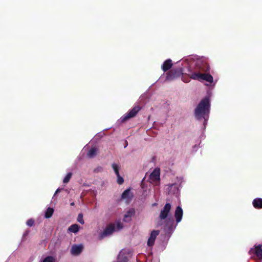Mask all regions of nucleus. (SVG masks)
<instances>
[{
	"label": "nucleus",
	"instance_id": "f257e3e1",
	"mask_svg": "<svg viewBox=\"0 0 262 262\" xmlns=\"http://www.w3.org/2000/svg\"><path fill=\"white\" fill-rule=\"evenodd\" d=\"M171 205L167 203L161 210L158 219L156 222V227L163 226L164 230L167 234H171L176 229L177 225L181 222L183 215V211L182 207L178 206L174 211V216L176 219V224L174 221L170 216Z\"/></svg>",
	"mask_w": 262,
	"mask_h": 262
},
{
	"label": "nucleus",
	"instance_id": "f03ea898",
	"mask_svg": "<svg viewBox=\"0 0 262 262\" xmlns=\"http://www.w3.org/2000/svg\"><path fill=\"white\" fill-rule=\"evenodd\" d=\"M190 59L195 62V67L194 71L190 72L189 74L190 78L200 81L205 80L209 83H212L213 82L212 76L206 73L209 71L210 67L205 58L194 56L190 57Z\"/></svg>",
	"mask_w": 262,
	"mask_h": 262
},
{
	"label": "nucleus",
	"instance_id": "7ed1b4c3",
	"mask_svg": "<svg viewBox=\"0 0 262 262\" xmlns=\"http://www.w3.org/2000/svg\"><path fill=\"white\" fill-rule=\"evenodd\" d=\"M210 106V96L208 95L200 101L194 110L195 119L203 123L204 129L206 128L209 119Z\"/></svg>",
	"mask_w": 262,
	"mask_h": 262
},
{
	"label": "nucleus",
	"instance_id": "20e7f679",
	"mask_svg": "<svg viewBox=\"0 0 262 262\" xmlns=\"http://www.w3.org/2000/svg\"><path fill=\"white\" fill-rule=\"evenodd\" d=\"M184 182V179L182 177H177L174 179V182L168 185L167 188L169 194H173L178 196L179 194L180 190L182 188V184Z\"/></svg>",
	"mask_w": 262,
	"mask_h": 262
},
{
	"label": "nucleus",
	"instance_id": "39448f33",
	"mask_svg": "<svg viewBox=\"0 0 262 262\" xmlns=\"http://www.w3.org/2000/svg\"><path fill=\"white\" fill-rule=\"evenodd\" d=\"M141 110V107L139 106H135L133 108L130 110L127 113L122 116L118 121L123 123L126 121L127 120L135 117L136 114Z\"/></svg>",
	"mask_w": 262,
	"mask_h": 262
},
{
	"label": "nucleus",
	"instance_id": "423d86ee",
	"mask_svg": "<svg viewBox=\"0 0 262 262\" xmlns=\"http://www.w3.org/2000/svg\"><path fill=\"white\" fill-rule=\"evenodd\" d=\"M249 253L251 257H256L262 261V245H255L253 248L250 249Z\"/></svg>",
	"mask_w": 262,
	"mask_h": 262
},
{
	"label": "nucleus",
	"instance_id": "0eeeda50",
	"mask_svg": "<svg viewBox=\"0 0 262 262\" xmlns=\"http://www.w3.org/2000/svg\"><path fill=\"white\" fill-rule=\"evenodd\" d=\"M160 169L157 167L154 169L152 172L149 175L150 183L158 185L160 183Z\"/></svg>",
	"mask_w": 262,
	"mask_h": 262
},
{
	"label": "nucleus",
	"instance_id": "6e6552de",
	"mask_svg": "<svg viewBox=\"0 0 262 262\" xmlns=\"http://www.w3.org/2000/svg\"><path fill=\"white\" fill-rule=\"evenodd\" d=\"M115 231V226H113L112 224L106 226L104 231L99 234V237L100 238H103L105 237L111 235Z\"/></svg>",
	"mask_w": 262,
	"mask_h": 262
},
{
	"label": "nucleus",
	"instance_id": "1a4fd4ad",
	"mask_svg": "<svg viewBox=\"0 0 262 262\" xmlns=\"http://www.w3.org/2000/svg\"><path fill=\"white\" fill-rule=\"evenodd\" d=\"M134 194L131 192L130 188L126 189L123 191L121 195L122 200H124L126 203H129L132 200Z\"/></svg>",
	"mask_w": 262,
	"mask_h": 262
},
{
	"label": "nucleus",
	"instance_id": "9d476101",
	"mask_svg": "<svg viewBox=\"0 0 262 262\" xmlns=\"http://www.w3.org/2000/svg\"><path fill=\"white\" fill-rule=\"evenodd\" d=\"M159 233V230H152L151 232L147 243L148 246L151 247L154 245L156 238Z\"/></svg>",
	"mask_w": 262,
	"mask_h": 262
},
{
	"label": "nucleus",
	"instance_id": "9b49d317",
	"mask_svg": "<svg viewBox=\"0 0 262 262\" xmlns=\"http://www.w3.org/2000/svg\"><path fill=\"white\" fill-rule=\"evenodd\" d=\"M83 249V246L82 244L73 245L71 249V253L73 255H78L80 254Z\"/></svg>",
	"mask_w": 262,
	"mask_h": 262
},
{
	"label": "nucleus",
	"instance_id": "f8f14e48",
	"mask_svg": "<svg viewBox=\"0 0 262 262\" xmlns=\"http://www.w3.org/2000/svg\"><path fill=\"white\" fill-rule=\"evenodd\" d=\"M135 214V210L134 208H130L124 214L123 221L125 222H129L130 218Z\"/></svg>",
	"mask_w": 262,
	"mask_h": 262
},
{
	"label": "nucleus",
	"instance_id": "ddd939ff",
	"mask_svg": "<svg viewBox=\"0 0 262 262\" xmlns=\"http://www.w3.org/2000/svg\"><path fill=\"white\" fill-rule=\"evenodd\" d=\"M172 66V60L170 59L165 60L162 66V69L164 72H166L170 69Z\"/></svg>",
	"mask_w": 262,
	"mask_h": 262
},
{
	"label": "nucleus",
	"instance_id": "4468645a",
	"mask_svg": "<svg viewBox=\"0 0 262 262\" xmlns=\"http://www.w3.org/2000/svg\"><path fill=\"white\" fill-rule=\"evenodd\" d=\"M252 204L254 208L256 209L262 208V199L261 198H256L253 200Z\"/></svg>",
	"mask_w": 262,
	"mask_h": 262
},
{
	"label": "nucleus",
	"instance_id": "2eb2a0df",
	"mask_svg": "<svg viewBox=\"0 0 262 262\" xmlns=\"http://www.w3.org/2000/svg\"><path fill=\"white\" fill-rule=\"evenodd\" d=\"M128 258L124 251H121L118 256V262H127Z\"/></svg>",
	"mask_w": 262,
	"mask_h": 262
},
{
	"label": "nucleus",
	"instance_id": "dca6fc26",
	"mask_svg": "<svg viewBox=\"0 0 262 262\" xmlns=\"http://www.w3.org/2000/svg\"><path fill=\"white\" fill-rule=\"evenodd\" d=\"M79 230V226L76 224L71 225L68 228V231L69 232L74 233H76L77 232H78Z\"/></svg>",
	"mask_w": 262,
	"mask_h": 262
},
{
	"label": "nucleus",
	"instance_id": "f3484780",
	"mask_svg": "<svg viewBox=\"0 0 262 262\" xmlns=\"http://www.w3.org/2000/svg\"><path fill=\"white\" fill-rule=\"evenodd\" d=\"M97 154V148L95 147H92L88 152L87 156L90 158L94 157Z\"/></svg>",
	"mask_w": 262,
	"mask_h": 262
},
{
	"label": "nucleus",
	"instance_id": "a211bd4d",
	"mask_svg": "<svg viewBox=\"0 0 262 262\" xmlns=\"http://www.w3.org/2000/svg\"><path fill=\"white\" fill-rule=\"evenodd\" d=\"M54 213V209L52 208L48 207L45 212V216L47 219L50 218Z\"/></svg>",
	"mask_w": 262,
	"mask_h": 262
},
{
	"label": "nucleus",
	"instance_id": "6ab92c4d",
	"mask_svg": "<svg viewBox=\"0 0 262 262\" xmlns=\"http://www.w3.org/2000/svg\"><path fill=\"white\" fill-rule=\"evenodd\" d=\"M112 225L115 227V231L120 230L123 227V224L120 221H117L115 224Z\"/></svg>",
	"mask_w": 262,
	"mask_h": 262
},
{
	"label": "nucleus",
	"instance_id": "aec40b11",
	"mask_svg": "<svg viewBox=\"0 0 262 262\" xmlns=\"http://www.w3.org/2000/svg\"><path fill=\"white\" fill-rule=\"evenodd\" d=\"M112 167L116 175H118L119 174V170L120 168V165L114 163L112 164Z\"/></svg>",
	"mask_w": 262,
	"mask_h": 262
},
{
	"label": "nucleus",
	"instance_id": "412c9836",
	"mask_svg": "<svg viewBox=\"0 0 262 262\" xmlns=\"http://www.w3.org/2000/svg\"><path fill=\"white\" fill-rule=\"evenodd\" d=\"M72 173L71 172H68L63 179V183L64 184L68 183L72 176Z\"/></svg>",
	"mask_w": 262,
	"mask_h": 262
},
{
	"label": "nucleus",
	"instance_id": "4be33fe9",
	"mask_svg": "<svg viewBox=\"0 0 262 262\" xmlns=\"http://www.w3.org/2000/svg\"><path fill=\"white\" fill-rule=\"evenodd\" d=\"M77 221L82 225L84 224V221L83 219V214L82 213H79L78 214L77 217Z\"/></svg>",
	"mask_w": 262,
	"mask_h": 262
},
{
	"label": "nucleus",
	"instance_id": "5701e85b",
	"mask_svg": "<svg viewBox=\"0 0 262 262\" xmlns=\"http://www.w3.org/2000/svg\"><path fill=\"white\" fill-rule=\"evenodd\" d=\"M117 181L118 184H122L124 182V180H123V178L120 176V174H119L118 175H117Z\"/></svg>",
	"mask_w": 262,
	"mask_h": 262
},
{
	"label": "nucleus",
	"instance_id": "b1692460",
	"mask_svg": "<svg viewBox=\"0 0 262 262\" xmlns=\"http://www.w3.org/2000/svg\"><path fill=\"white\" fill-rule=\"evenodd\" d=\"M26 224H27V226H28L29 227H32V226H33V225L34 224V221L32 219H29L27 221Z\"/></svg>",
	"mask_w": 262,
	"mask_h": 262
},
{
	"label": "nucleus",
	"instance_id": "393cba45",
	"mask_svg": "<svg viewBox=\"0 0 262 262\" xmlns=\"http://www.w3.org/2000/svg\"><path fill=\"white\" fill-rule=\"evenodd\" d=\"M182 80L185 82V83H187V82H189L190 81L189 78H186L185 77H183L182 78Z\"/></svg>",
	"mask_w": 262,
	"mask_h": 262
},
{
	"label": "nucleus",
	"instance_id": "a878e982",
	"mask_svg": "<svg viewBox=\"0 0 262 262\" xmlns=\"http://www.w3.org/2000/svg\"><path fill=\"white\" fill-rule=\"evenodd\" d=\"M29 233V230H27L25 231V232L23 234V237H25V236H27Z\"/></svg>",
	"mask_w": 262,
	"mask_h": 262
},
{
	"label": "nucleus",
	"instance_id": "bb28decb",
	"mask_svg": "<svg viewBox=\"0 0 262 262\" xmlns=\"http://www.w3.org/2000/svg\"><path fill=\"white\" fill-rule=\"evenodd\" d=\"M102 167H98L95 170V171H100L102 170Z\"/></svg>",
	"mask_w": 262,
	"mask_h": 262
},
{
	"label": "nucleus",
	"instance_id": "cd10ccee",
	"mask_svg": "<svg viewBox=\"0 0 262 262\" xmlns=\"http://www.w3.org/2000/svg\"><path fill=\"white\" fill-rule=\"evenodd\" d=\"M61 190H62V188H57V190H56V191H55V192H56V193H58V192H59Z\"/></svg>",
	"mask_w": 262,
	"mask_h": 262
},
{
	"label": "nucleus",
	"instance_id": "c85d7f7f",
	"mask_svg": "<svg viewBox=\"0 0 262 262\" xmlns=\"http://www.w3.org/2000/svg\"><path fill=\"white\" fill-rule=\"evenodd\" d=\"M57 194V193H56V192H55L54 194V195L52 198V199H54V197L55 196V195Z\"/></svg>",
	"mask_w": 262,
	"mask_h": 262
},
{
	"label": "nucleus",
	"instance_id": "c756f323",
	"mask_svg": "<svg viewBox=\"0 0 262 262\" xmlns=\"http://www.w3.org/2000/svg\"><path fill=\"white\" fill-rule=\"evenodd\" d=\"M197 148H198V147H197V146L196 145L193 146V149H195Z\"/></svg>",
	"mask_w": 262,
	"mask_h": 262
},
{
	"label": "nucleus",
	"instance_id": "7c9ffc66",
	"mask_svg": "<svg viewBox=\"0 0 262 262\" xmlns=\"http://www.w3.org/2000/svg\"><path fill=\"white\" fill-rule=\"evenodd\" d=\"M74 204H74V202H72V203H71V204H70L71 206H74Z\"/></svg>",
	"mask_w": 262,
	"mask_h": 262
},
{
	"label": "nucleus",
	"instance_id": "2f4dec72",
	"mask_svg": "<svg viewBox=\"0 0 262 262\" xmlns=\"http://www.w3.org/2000/svg\"><path fill=\"white\" fill-rule=\"evenodd\" d=\"M155 205H156V203H155V204H153V206H155Z\"/></svg>",
	"mask_w": 262,
	"mask_h": 262
},
{
	"label": "nucleus",
	"instance_id": "473e14b6",
	"mask_svg": "<svg viewBox=\"0 0 262 262\" xmlns=\"http://www.w3.org/2000/svg\"><path fill=\"white\" fill-rule=\"evenodd\" d=\"M126 144H125L124 147L125 148L126 147Z\"/></svg>",
	"mask_w": 262,
	"mask_h": 262
},
{
	"label": "nucleus",
	"instance_id": "72a5a7b5",
	"mask_svg": "<svg viewBox=\"0 0 262 262\" xmlns=\"http://www.w3.org/2000/svg\"><path fill=\"white\" fill-rule=\"evenodd\" d=\"M126 144H125L124 147L125 148L126 147Z\"/></svg>",
	"mask_w": 262,
	"mask_h": 262
}]
</instances>
